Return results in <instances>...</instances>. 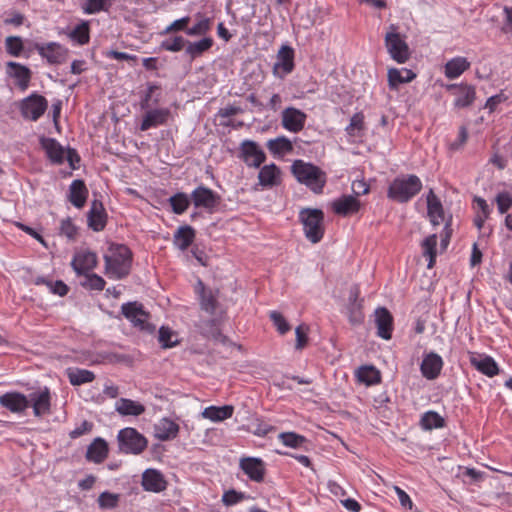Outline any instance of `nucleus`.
<instances>
[{"label": "nucleus", "instance_id": "nucleus-54", "mask_svg": "<svg viewBox=\"0 0 512 512\" xmlns=\"http://www.w3.org/2000/svg\"><path fill=\"white\" fill-rule=\"evenodd\" d=\"M269 316L280 334L283 335L291 329L284 316L278 311H271Z\"/></svg>", "mask_w": 512, "mask_h": 512}, {"label": "nucleus", "instance_id": "nucleus-7", "mask_svg": "<svg viewBox=\"0 0 512 512\" xmlns=\"http://www.w3.org/2000/svg\"><path fill=\"white\" fill-rule=\"evenodd\" d=\"M117 440L120 451L125 454L138 455L142 453L148 445L145 436L132 427L121 429L118 432Z\"/></svg>", "mask_w": 512, "mask_h": 512}, {"label": "nucleus", "instance_id": "nucleus-36", "mask_svg": "<svg viewBox=\"0 0 512 512\" xmlns=\"http://www.w3.org/2000/svg\"><path fill=\"white\" fill-rule=\"evenodd\" d=\"M195 229L189 225L180 226L174 233L173 244L181 251H185L195 239Z\"/></svg>", "mask_w": 512, "mask_h": 512}, {"label": "nucleus", "instance_id": "nucleus-52", "mask_svg": "<svg viewBox=\"0 0 512 512\" xmlns=\"http://www.w3.org/2000/svg\"><path fill=\"white\" fill-rule=\"evenodd\" d=\"M5 48L9 55L18 57L23 51L22 39L18 36H9L5 40Z\"/></svg>", "mask_w": 512, "mask_h": 512}, {"label": "nucleus", "instance_id": "nucleus-63", "mask_svg": "<svg viewBox=\"0 0 512 512\" xmlns=\"http://www.w3.org/2000/svg\"><path fill=\"white\" fill-rule=\"evenodd\" d=\"M42 282L46 283L47 286L49 287V289L54 294H57L59 296H64V295H66L68 293V287L62 281L51 282V281H44V280H42Z\"/></svg>", "mask_w": 512, "mask_h": 512}, {"label": "nucleus", "instance_id": "nucleus-57", "mask_svg": "<svg viewBox=\"0 0 512 512\" xmlns=\"http://www.w3.org/2000/svg\"><path fill=\"white\" fill-rule=\"evenodd\" d=\"M246 498H247V496L245 493L238 492L234 489H230V490L224 492V494L222 495V502L226 506H232Z\"/></svg>", "mask_w": 512, "mask_h": 512}, {"label": "nucleus", "instance_id": "nucleus-22", "mask_svg": "<svg viewBox=\"0 0 512 512\" xmlns=\"http://www.w3.org/2000/svg\"><path fill=\"white\" fill-rule=\"evenodd\" d=\"M142 487L145 491L160 493L167 488L164 475L156 469H147L142 474Z\"/></svg>", "mask_w": 512, "mask_h": 512}, {"label": "nucleus", "instance_id": "nucleus-35", "mask_svg": "<svg viewBox=\"0 0 512 512\" xmlns=\"http://www.w3.org/2000/svg\"><path fill=\"white\" fill-rule=\"evenodd\" d=\"M169 115L170 111L165 108L150 110L145 114L140 129L146 131L152 127L162 125L167 122Z\"/></svg>", "mask_w": 512, "mask_h": 512}, {"label": "nucleus", "instance_id": "nucleus-44", "mask_svg": "<svg viewBox=\"0 0 512 512\" xmlns=\"http://www.w3.org/2000/svg\"><path fill=\"white\" fill-rule=\"evenodd\" d=\"M356 376L359 382L365 383L368 386L378 384L381 381L380 372L374 366L360 367L357 370Z\"/></svg>", "mask_w": 512, "mask_h": 512}, {"label": "nucleus", "instance_id": "nucleus-58", "mask_svg": "<svg viewBox=\"0 0 512 512\" xmlns=\"http://www.w3.org/2000/svg\"><path fill=\"white\" fill-rule=\"evenodd\" d=\"M308 331H309V328L305 324H301L296 327V329H295V334H296L295 348L297 350H302L306 346V344L308 342Z\"/></svg>", "mask_w": 512, "mask_h": 512}, {"label": "nucleus", "instance_id": "nucleus-50", "mask_svg": "<svg viewBox=\"0 0 512 512\" xmlns=\"http://www.w3.org/2000/svg\"><path fill=\"white\" fill-rule=\"evenodd\" d=\"M212 21L210 18L202 17L192 27L186 30L188 36L206 35L211 29Z\"/></svg>", "mask_w": 512, "mask_h": 512}, {"label": "nucleus", "instance_id": "nucleus-16", "mask_svg": "<svg viewBox=\"0 0 512 512\" xmlns=\"http://www.w3.org/2000/svg\"><path fill=\"white\" fill-rule=\"evenodd\" d=\"M28 400L33 408V414L36 417L47 415L51 411V395L48 387L34 391L29 394Z\"/></svg>", "mask_w": 512, "mask_h": 512}, {"label": "nucleus", "instance_id": "nucleus-33", "mask_svg": "<svg viewBox=\"0 0 512 512\" xmlns=\"http://www.w3.org/2000/svg\"><path fill=\"white\" fill-rule=\"evenodd\" d=\"M145 406L135 400L120 398L115 403V411L121 416H140L145 412Z\"/></svg>", "mask_w": 512, "mask_h": 512}, {"label": "nucleus", "instance_id": "nucleus-62", "mask_svg": "<svg viewBox=\"0 0 512 512\" xmlns=\"http://www.w3.org/2000/svg\"><path fill=\"white\" fill-rule=\"evenodd\" d=\"M93 428V424L89 421H82L79 425H77L72 431H70L69 436L72 439H76L84 434L91 432Z\"/></svg>", "mask_w": 512, "mask_h": 512}, {"label": "nucleus", "instance_id": "nucleus-61", "mask_svg": "<svg viewBox=\"0 0 512 512\" xmlns=\"http://www.w3.org/2000/svg\"><path fill=\"white\" fill-rule=\"evenodd\" d=\"M60 232L65 235L68 239H74L77 233V228L73 224L70 218L61 221Z\"/></svg>", "mask_w": 512, "mask_h": 512}, {"label": "nucleus", "instance_id": "nucleus-51", "mask_svg": "<svg viewBox=\"0 0 512 512\" xmlns=\"http://www.w3.org/2000/svg\"><path fill=\"white\" fill-rule=\"evenodd\" d=\"M158 340L163 348H171L178 343L176 334L170 328L164 326L159 329Z\"/></svg>", "mask_w": 512, "mask_h": 512}, {"label": "nucleus", "instance_id": "nucleus-23", "mask_svg": "<svg viewBox=\"0 0 512 512\" xmlns=\"http://www.w3.org/2000/svg\"><path fill=\"white\" fill-rule=\"evenodd\" d=\"M179 424L168 417H163L154 425V436L160 441H170L179 434Z\"/></svg>", "mask_w": 512, "mask_h": 512}, {"label": "nucleus", "instance_id": "nucleus-9", "mask_svg": "<svg viewBox=\"0 0 512 512\" xmlns=\"http://www.w3.org/2000/svg\"><path fill=\"white\" fill-rule=\"evenodd\" d=\"M295 51L288 45H282L276 55V61L273 65V75L279 79H284L295 67Z\"/></svg>", "mask_w": 512, "mask_h": 512}, {"label": "nucleus", "instance_id": "nucleus-40", "mask_svg": "<svg viewBox=\"0 0 512 512\" xmlns=\"http://www.w3.org/2000/svg\"><path fill=\"white\" fill-rule=\"evenodd\" d=\"M278 440L288 448L307 449L308 440L306 437L295 432H282L278 435Z\"/></svg>", "mask_w": 512, "mask_h": 512}, {"label": "nucleus", "instance_id": "nucleus-28", "mask_svg": "<svg viewBox=\"0 0 512 512\" xmlns=\"http://www.w3.org/2000/svg\"><path fill=\"white\" fill-rule=\"evenodd\" d=\"M7 74L15 79L17 86L22 91L28 88L31 79V71L28 67L20 63L10 61L7 63Z\"/></svg>", "mask_w": 512, "mask_h": 512}, {"label": "nucleus", "instance_id": "nucleus-19", "mask_svg": "<svg viewBox=\"0 0 512 512\" xmlns=\"http://www.w3.org/2000/svg\"><path fill=\"white\" fill-rule=\"evenodd\" d=\"M443 365L442 357L435 352H430L423 356L420 371L424 378L434 380L440 375Z\"/></svg>", "mask_w": 512, "mask_h": 512}, {"label": "nucleus", "instance_id": "nucleus-3", "mask_svg": "<svg viewBox=\"0 0 512 512\" xmlns=\"http://www.w3.org/2000/svg\"><path fill=\"white\" fill-rule=\"evenodd\" d=\"M291 171L298 182L306 185L314 193L322 192L326 183V174L319 167L303 160H295Z\"/></svg>", "mask_w": 512, "mask_h": 512}, {"label": "nucleus", "instance_id": "nucleus-42", "mask_svg": "<svg viewBox=\"0 0 512 512\" xmlns=\"http://www.w3.org/2000/svg\"><path fill=\"white\" fill-rule=\"evenodd\" d=\"M266 145L268 150L277 156H284L293 150L292 142L285 136L270 139Z\"/></svg>", "mask_w": 512, "mask_h": 512}, {"label": "nucleus", "instance_id": "nucleus-60", "mask_svg": "<svg viewBox=\"0 0 512 512\" xmlns=\"http://www.w3.org/2000/svg\"><path fill=\"white\" fill-rule=\"evenodd\" d=\"M496 203L499 213L504 214L512 206V196L508 192H500L496 196Z\"/></svg>", "mask_w": 512, "mask_h": 512}, {"label": "nucleus", "instance_id": "nucleus-31", "mask_svg": "<svg viewBox=\"0 0 512 512\" xmlns=\"http://www.w3.org/2000/svg\"><path fill=\"white\" fill-rule=\"evenodd\" d=\"M448 90L457 88L456 98L454 100L455 107L464 108L472 105L475 100L476 92L475 88L471 85L466 84H448L446 86Z\"/></svg>", "mask_w": 512, "mask_h": 512}, {"label": "nucleus", "instance_id": "nucleus-18", "mask_svg": "<svg viewBox=\"0 0 512 512\" xmlns=\"http://www.w3.org/2000/svg\"><path fill=\"white\" fill-rule=\"evenodd\" d=\"M195 291L198 295L201 309L213 315L218 305V290L207 288L201 280H198Z\"/></svg>", "mask_w": 512, "mask_h": 512}, {"label": "nucleus", "instance_id": "nucleus-64", "mask_svg": "<svg viewBox=\"0 0 512 512\" xmlns=\"http://www.w3.org/2000/svg\"><path fill=\"white\" fill-rule=\"evenodd\" d=\"M504 23L502 31L505 33H512V6H504Z\"/></svg>", "mask_w": 512, "mask_h": 512}, {"label": "nucleus", "instance_id": "nucleus-29", "mask_svg": "<svg viewBox=\"0 0 512 512\" xmlns=\"http://www.w3.org/2000/svg\"><path fill=\"white\" fill-rule=\"evenodd\" d=\"M416 73L407 68H389L387 71V81L390 90H397L399 85L412 82L416 78Z\"/></svg>", "mask_w": 512, "mask_h": 512}, {"label": "nucleus", "instance_id": "nucleus-2", "mask_svg": "<svg viewBox=\"0 0 512 512\" xmlns=\"http://www.w3.org/2000/svg\"><path fill=\"white\" fill-rule=\"evenodd\" d=\"M422 187V181L417 175H400L389 185L387 197L399 203H406L416 196Z\"/></svg>", "mask_w": 512, "mask_h": 512}, {"label": "nucleus", "instance_id": "nucleus-8", "mask_svg": "<svg viewBox=\"0 0 512 512\" xmlns=\"http://www.w3.org/2000/svg\"><path fill=\"white\" fill-rule=\"evenodd\" d=\"M124 317L129 320L134 327L141 331L149 333L154 332L155 326L148 322L149 315L143 309L141 304L136 302L125 303L121 306Z\"/></svg>", "mask_w": 512, "mask_h": 512}, {"label": "nucleus", "instance_id": "nucleus-26", "mask_svg": "<svg viewBox=\"0 0 512 512\" xmlns=\"http://www.w3.org/2000/svg\"><path fill=\"white\" fill-rule=\"evenodd\" d=\"M88 226L96 231H102L107 222V214L100 201L94 200L87 215Z\"/></svg>", "mask_w": 512, "mask_h": 512}, {"label": "nucleus", "instance_id": "nucleus-34", "mask_svg": "<svg viewBox=\"0 0 512 512\" xmlns=\"http://www.w3.org/2000/svg\"><path fill=\"white\" fill-rule=\"evenodd\" d=\"M333 211L341 216H347L358 212L359 201L351 195H345L336 199L332 204Z\"/></svg>", "mask_w": 512, "mask_h": 512}, {"label": "nucleus", "instance_id": "nucleus-55", "mask_svg": "<svg viewBox=\"0 0 512 512\" xmlns=\"http://www.w3.org/2000/svg\"><path fill=\"white\" fill-rule=\"evenodd\" d=\"M86 275V278H85V281L83 282V286L91 289V290H97V291H101L104 289L105 287V280L97 275V274H85Z\"/></svg>", "mask_w": 512, "mask_h": 512}, {"label": "nucleus", "instance_id": "nucleus-39", "mask_svg": "<svg viewBox=\"0 0 512 512\" xmlns=\"http://www.w3.org/2000/svg\"><path fill=\"white\" fill-rule=\"evenodd\" d=\"M213 44L214 40L211 37H203L202 39L194 42L187 40L185 53L193 60L210 50Z\"/></svg>", "mask_w": 512, "mask_h": 512}, {"label": "nucleus", "instance_id": "nucleus-56", "mask_svg": "<svg viewBox=\"0 0 512 512\" xmlns=\"http://www.w3.org/2000/svg\"><path fill=\"white\" fill-rule=\"evenodd\" d=\"M82 9L85 14H95L106 10V0H84Z\"/></svg>", "mask_w": 512, "mask_h": 512}, {"label": "nucleus", "instance_id": "nucleus-25", "mask_svg": "<svg viewBox=\"0 0 512 512\" xmlns=\"http://www.w3.org/2000/svg\"><path fill=\"white\" fill-rule=\"evenodd\" d=\"M375 323L377 327V335L385 340L391 339L393 330V318L386 308L381 307L376 309Z\"/></svg>", "mask_w": 512, "mask_h": 512}, {"label": "nucleus", "instance_id": "nucleus-21", "mask_svg": "<svg viewBox=\"0 0 512 512\" xmlns=\"http://www.w3.org/2000/svg\"><path fill=\"white\" fill-rule=\"evenodd\" d=\"M0 405L12 413H23L30 406V401L20 392H7L0 396Z\"/></svg>", "mask_w": 512, "mask_h": 512}, {"label": "nucleus", "instance_id": "nucleus-49", "mask_svg": "<svg viewBox=\"0 0 512 512\" xmlns=\"http://www.w3.org/2000/svg\"><path fill=\"white\" fill-rule=\"evenodd\" d=\"M119 500V494L105 491L99 495L97 502L102 510H112L118 506Z\"/></svg>", "mask_w": 512, "mask_h": 512}, {"label": "nucleus", "instance_id": "nucleus-59", "mask_svg": "<svg viewBox=\"0 0 512 512\" xmlns=\"http://www.w3.org/2000/svg\"><path fill=\"white\" fill-rule=\"evenodd\" d=\"M189 22H190L189 16H184L180 19H176L165 28V30L162 32V34H169V33L178 32V31H184L186 33V30L188 29L187 25L189 24Z\"/></svg>", "mask_w": 512, "mask_h": 512}, {"label": "nucleus", "instance_id": "nucleus-46", "mask_svg": "<svg viewBox=\"0 0 512 512\" xmlns=\"http://www.w3.org/2000/svg\"><path fill=\"white\" fill-rule=\"evenodd\" d=\"M437 235L432 234L422 242L423 255L428 258V269H432L436 259Z\"/></svg>", "mask_w": 512, "mask_h": 512}, {"label": "nucleus", "instance_id": "nucleus-5", "mask_svg": "<svg viewBox=\"0 0 512 512\" xmlns=\"http://www.w3.org/2000/svg\"><path fill=\"white\" fill-rule=\"evenodd\" d=\"M306 238L312 243L321 241L324 235V214L319 209H303L299 213Z\"/></svg>", "mask_w": 512, "mask_h": 512}, {"label": "nucleus", "instance_id": "nucleus-47", "mask_svg": "<svg viewBox=\"0 0 512 512\" xmlns=\"http://www.w3.org/2000/svg\"><path fill=\"white\" fill-rule=\"evenodd\" d=\"M168 201L172 207L173 213L181 215L189 207L191 196L189 197L186 193L179 192L171 196Z\"/></svg>", "mask_w": 512, "mask_h": 512}, {"label": "nucleus", "instance_id": "nucleus-48", "mask_svg": "<svg viewBox=\"0 0 512 512\" xmlns=\"http://www.w3.org/2000/svg\"><path fill=\"white\" fill-rule=\"evenodd\" d=\"M187 40L180 35L164 39L160 43V49L168 52H179L184 47L186 48Z\"/></svg>", "mask_w": 512, "mask_h": 512}, {"label": "nucleus", "instance_id": "nucleus-15", "mask_svg": "<svg viewBox=\"0 0 512 512\" xmlns=\"http://www.w3.org/2000/svg\"><path fill=\"white\" fill-rule=\"evenodd\" d=\"M239 467L251 481L260 483L264 480L266 468L261 458L243 457L239 461Z\"/></svg>", "mask_w": 512, "mask_h": 512}, {"label": "nucleus", "instance_id": "nucleus-32", "mask_svg": "<svg viewBox=\"0 0 512 512\" xmlns=\"http://www.w3.org/2000/svg\"><path fill=\"white\" fill-rule=\"evenodd\" d=\"M88 197V189L84 181L80 179L73 180L69 186L68 200L71 204L80 209L82 208Z\"/></svg>", "mask_w": 512, "mask_h": 512}, {"label": "nucleus", "instance_id": "nucleus-12", "mask_svg": "<svg viewBox=\"0 0 512 512\" xmlns=\"http://www.w3.org/2000/svg\"><path fill=\"white\" fill-rule=\"evenodd\" d=\"M219 196L216 192L205 186H198L191 193V202L197 209H203L212 213L219 204Z\"/></svg>", "mask_w": 512, "mask_h": 512}, {"label": "nucleus", "instance_id": "nucleus-1", "mask_svg": "<svg viewBox=\"0 0 512 512\" xmlns=\"http://www.w3.org/2000/svg\"><path fill=\"white\" fill-rule=\"evenodd\" d=\"M105 274L110 279H121L130 272L132 254L125 245H111L104 256Z\"/></svg>", "mask_w": 512, "mask_h": 512}, {"label": "nucleus", "instance_id": "nucleus-45", "mask_svg": "<svg viewBox=\"0 0 512 512\" xmlns=\"http://www.w3.org/2000/svg\"><path fill=\"white\" fill-rule=\"evenodd\" d=\"M68 36L72 41L77 42L79 45L87 44L90 39L89 22L81 21L68 33Z\"/></svg>", "mask_w": 512, "mask_h": 512}, {"label": "nucleus", "instance_id": "nucleus-41", "mask_svg": "<svg viewBox=\"0 0 512 512\" xmlns=\"http://www.w3.org/2000/svg\"><path fill=\"white\" fill-rule=\"evenodd\" d=\"M420 426L425 431L443 428L445 419L438 412L430 410L422 414Z\"/></svg>", "mask_w": 512, "mask_h": 512}, {"label": "nucleus", "instance_id": "nucleus-53", "mask_svg": "<svg viewBox=\"0 0 512 512\" xmlns=\"http://www.w3.org/2000/svg\"><path fill=\"white\" fill-rule=\"evenodd\" d=\"M364 127V115L362 113H355L351 119L349 125L345 128V131L350 136H358Z\"/></svg>", "mask_w": 512, "mask_h": 512}, {"label": "nucleus", "instance_id": "nucleus-4", "mask_svg": "<svg viewBox=\"0 0 512 512\" xmlns=\"http://www.w3.org/2000/svg\"><path fill=\"white\" fill-rule=\"evenodd\" d=\"M384 44L389 56L398 64H404L411 58V51L406 36L399 32V27L391 24L384 37Z\"/></svg>", "mask_w": 512, "mask_h": 512}, {"label": "nucleus", "instance_id": "nucleus-30", "mask_svg": "<svg viewBox=\"0 0 512 512\" xmlns=\"http://www.w3.org/2000/svg\"><path fill=\"white\" fill-rule=\"evenodd\" d=\"M471 66L466 57L456 56L448 60L444 65V75L449 80L459 78Z\"/></svg>", "mask_w": 512, "mask_h": 512}, {"label": "nucleus", "instance_id": "nucleus-13", "mask_svg": "<svg viewBox=\"0 0 512 512\" xmlns=\"http://www.w3.org/2000/svg\"><path fill=\"white\" fill-rule=\"evenodd\" d=\"M48 102L45 97L32 94L21 103V114L24 118L37 121L46 111Z\"/></svg>", "mask_w": 512, "mask_h": 512}, {"label": "nucleus", "instance_id": "nucleus-38", "mask_svg": "<svg viewBox=\"0 0 512 512\" xmlns=\"http://www.w3.org/2000/svg\"><path fill=\"white\" fill-rule=\"evenodd\" d=\"M234 407L231 405L209 406L206 407L202 412V417L209 419L212 422H221L232 417Z\"/></svg>", "mask_w": 512, "mask_h": 512}, {"label": "nucleus", "instance_id": "nucleus-17", "mask_svg": "<svg viewBox=\"0 0 512 512\" xmlns=\"http://www.w3.org/2000/svg\"><path fill=\"white\" fill-rule=\"evenodd\" d=\"M426 202H427V216L431 222V224L436 227L442 223H446L451 221V217L447 220L444 213L443 205L434 193L433 189H429L426 194Z\"/></svg>", "mask_w": 512, "mask_h": 512}, {"label": "nucleus", "instance_id": "nucleus-10", "mask_svg": "<svg viewBox=\"0 0 512 512\" xmlns=\"http://www.w3.org/2000/svg\"><path fill=\"white\" fill-rule=\"evenodd\" d=\"M239 153V157L250 168H259L266 160V154L263 149L252 140L242 141Z\"/></svg>", "mask_w": 512, "mask_h": 512}, {"label": "nucleus", "instance_id": "nucleus-11", "mask_svg": "<svg viewBox=\"0 0 512 512\" xmlns=\"http://www.w3.org/2000/svg\"><path fill=\"white\" fill-rule=\"evenodd\" d=\"M38 54L50 65H60L67 60L68 49L57 42L36 43Z\"/></svg>", "mask_w": 512, "mask_h": 512}, {"label": "nucleus", "instance_id": "nucleus-6", "mask_svg": "<svg viewBox=\"0 0 512 512\" xmlns=\"http://www.w3.org/2000/svg\"><path fill=\"white\" fill-rule=\"evenodd\" d=\"M42 146L51 162L62 164L68 161L71 168L76 169L80 157L74 149H65L58 141L52 138L42 139Z\"/></svg>", "mask_w": 512, "mask_h": 512}, {"label": "nucleus", "instance_id": "nucleus-20", "mask_svg": "<svg viewBox=\"0 0 512 512\" xmlns=\"http://www.w3.org/2000/svg\"><path fill=\"white\" fill-rule=\"evenodd\" d=\"M469 360L476 370L487 377H494L499 374L498 364L489 355L471 352Z\"/></svg>", "mask_w": 512, "mask_h": 512}, {"label": "nucleus", "instance_id": "nucleus-43", "mask_svg": "<svg viewBox=\"0 0 512 512\" xmlns=\"http://www.w3.org/2000/svg\"><path fill=\"white\" fill-rule=\"evenodd\" d=\"M66 373L73 386H80L92 382L95 379L94 373L87 369L68 368Z\"/></svg>", "mask_w": 512, "mask_h": 512}, {"label": "nucleus", "instance_id": "nucleus-27", "mask_svg": "<svg viewBox=\"0 0 512 512\" xmlns=\"http://www.w3.org/2000/svg\"><path fill=\"white\" fill-rule=\"evenodd\" d=\"M281 171L274 163L264 165L258 173V184L262 188H272L280 184Z\"/></svg>", "mask_w": 512, "mask_h": 512}, {"label": "nucleus", "instance_id": "nucleus-24", "mask_svg": "<svg viewBox=\"0 0 512 512\" xmlns=\"http://www.w3.org/2000/svg\"><path fill=\"white\" fill-rule=\"evenodd\" d=\"M71 265L77 274H86L96 267L97 255L89 250L78 251L75 253Z\"/></svg>", "mask_w": 512, "mask_h": 512}, {"label": "nucleus", "instance_id": "nucleus-37", "mask_svg": "<svg viewBox=\"0 0 512 512\" xmlns=\"http://www.w3.org/2000/svg\"><path fill=\"white\" fill-rule=\"evenodd\" d=\"M108 455V444L102 438H96L87 448L86 458L94 463L103 462Z\"/></svg>", "mask_w": 512, "mask_h": 512}, {"label": "nucleus", "instance_id": "nucleus-14", "mask_svg": "<svg viewBox=\"0 0 512 512\" xmlns=\"http://www.w3.org/2000/svg\"><path fill=\"white\" fill-rule=\"evenodd\" d=\"M306 119L307 115L295 107H287L281 114L282 127L292 133H298L303 130Z\"/></svg>", "mask_w": 512, "mask_h": 512}]
</instances>
